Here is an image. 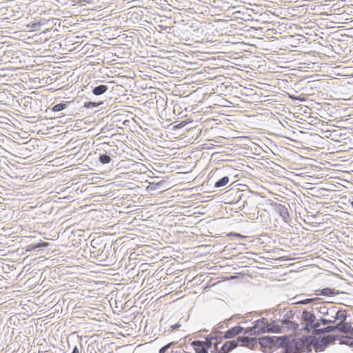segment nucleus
Listing matches in <instances>:
<instances>
[{
	"label": "nucleus",
	"mask_w": 353,
	"mask_h": 353,
	"mask_svg": "<svg viewBox=\"0 0 353 353\" xmlns=\"http://www.w3.org/2000/svg\"><path fill=\"white\" fill-rule=\"evenodd\" d=\"M316 310L321 315L320 321L323 325L343 322L347 319V311L340 310L331 303H323L316 307Z\"/></svg>",
	"instance_id": "nucleus-1"
},
{
	"label": "nucleus",
	"mask_w": 353,
	"mask_h": 353,
	"mask_svg": "<svg viewBox=\"0 0 353 353\" xmlns=\"http://www.w3.org/2000/svg\"><path fill=\"white\" fill-rule=\"evenodd\" d=\"M259 342L261 346L270 348L285 346L286 353H296L303 343L300 339L290 340L287 336H263L259 339Z\"/></svg>",
	"instance_id": "nucleus-2"
},
{
	"label": "nucleus",
	"mask_w": 353,
	"mask_h": 353,
	"mask_svg": "<svg viewBox=\"0 0 353 353\" xmlns=\"http://www.w3.org/2000/svg\"><path fill=\"white\" fill-rule=\"evenodd\" d=\"M279 330V325L274 326L268 323L265 318L255 321L254 326L244 330V334H260L265 332H274Z\"/></svg>",
	"instance_id": "nucleus-3"
},
{
	"label": "nucleus",
	"mask_w": 353,
	"mask_h": 353,
	"mask_svg": "<svg viewBox=\"0 0 353 353\" xmlns=\"http://www.w3.org/2000/svg\"><path fill=\"white\" fill-rule=\"evenodd\" d=\"M301 320L305 330L310 332L311 330L318 331L319 330L321 323L316 321V318L312 312L304 310L301 314Z\"/></svg>",
	"instance_id": "nucleus-4"
},
{
	"label": "nucleus",
	"mask_w": 353,
	"mask_h": 353,
	"mask_svg": "<svg viewBox=\"0 0 353 353\" xmlns=\"http://www.w3.org/2000/svg\"><path fill=\"white\" fill-rule=\"evenodd\" d=\"M255 339L249 338L247 336H239L236 341H227L221 347V351L224 353H228L230 351L236 347L238 343L240 342L242 345H248L249 342H255Z\"/></svg>",
	"instance_id": "nucleus-5"
},
{
	"label": "nucleus",
	"mask_w": 353,
	"mask_h": 353,
	"mask_svg": "<svg viewBox=\"0 0 353 353\" xmlns=\"http://www.w3.org/2000/svg\"><path fill=\"white\" fill-rule=\"evenodd\" d=\"M352 327L348 323H346L345 321L343 322L337 321L336 325H330L325 327L323 331L326 332H335L336 330L339 331L340 332L346 334L350 336L351 333Z\"/></svg>",
	"instance_id": "nucleus-6"
},
{
	"label": "nucleus",
	"mask_w": 353,
	"mask_h": 353,
	"mask_svg": "<svg viewBox=\"0 0 353 353\" xmlns=\"http://www.w3.org/2000/svg\"><path fill=\"white\" fill-rule=\"evenodd\" d=\"M336 339V336L333 335H327L319 339L314 343V347L316 352L322 351L323 347L327 344L332 343Z\"/></svg>",
	"instance_id": "nucleus-7"
},
{
	"label": "nucleus",
	"mask_w": 353,
	"mask_h": 353,
	"mask_svg": "<svg viewBox=\"0 0 353 353\" xmlns=\"http://www.w3.org/2000/svg\"><path fill=\"white\" fill-rule=\"evenodd\" d=\"M196 353H208V345L205 342L195 341L192 342Z\"/></svg>",
	"instance_id": "nucleus-8"
},
{
	"label": "nucleus",
	"mask_w": 353,
	"mask_h": 353,
	"mask_svg": "<svg viewBox=\"0 0 353 353\" xmlns=\"http://www.w3.org/2000/svg\"><path fill=\"white\" fill-rule=\"evenodd\" d=\"M292 314H287L288 317L281 321L282 326L285 325L288 329L296 330L298 324L295 323L292 319H290V316Z\"/></svg>",
	"instance_id": "nucleus-9"
},
{
	"label": "nucleus",
	"mask_w": 353,
	"mask_h": 353,
	"mask_svg": "<svg viewBox=\"0 0 353 353\" xmlns=\"http://www.w3.org/2000/svg\"><path fill=\"white\" fill-rule=\"evenodd\" d=\"M243 330V328L241 326H235L225 334V338L230 339L240 334Z\"/></svg>",
	"instance_id": "nucleus-10"
},
{
	"label": "nucleus",
	"mask_w": 353,
	"mask_h": 353,
	"mask_svg": "<svg viewBox=\"0 0 353 353\" xmlns=\"http://www.w3.org/2000/svg\"><path fill=\"white\" fill-rule=\"evenodd\" d=\"M108 90V86L105 85H100L97 86L93 90V94L95 95H100L105 92Z\"/></svg>",
	"instance_id": "nucleus-11"
},
{
	"label": "nucleus",
	"mask_w": 353,
	"mask_h": 353,
	"mask_svg": "<svg viewBox=\"0 0 353 353\" xmlns=\"http://www.w3.org/2000/svg\"><path fill=\"white\" fill-rule=\"evenodd\" d=\"M229 181V179L228 176H224L222 179H221L219 181L215 183L214 186L216 188H220L225 185Z\"/></svg>",
	"instance_id": "nucleus-12"
},
{
	"label": "nucleus",
	"mask_w": 353,
	"mask_h": 353,
	"mask_svg": "<svg viewBox=\"0 0 353 353\" xmlns=\"http://www.w3.org/2000/svg\"><path fill=\"white\" fill-rule=\"evenodd\" d=\"M99 161L101 163L105 164L110 162L111 159L108 155L102 154L99 157Z\"/></svg>",
	"instance_id": "nucleus-13"
},
{
	"label": "nucleus",
	"mask_w": 353,
	"mask_h": 353,
	"mask_svg": "<svg viewBox=\"0 0 353 353\" xmlns=\"http://www.w3.org/2000/svg\"><path fill=\"white\" fill-rule=\"evenodd\" d=\"M334 294V290L330 288H324L321 290L320 294L323 296H331Z\"/></svg>",
	"instance_id": "nucleus-14"
},
{
	"label": "nucleus",
	"mask_w": 353,
	"mask_h": 353,
	"mask_svg": "<svg viewBox=\"0 0 353 353\" xmlns=\"http://www.w3.org/2000/svg\"><path fill=\"white\" fill-rule=\"evenodd\" d=\"M65 108V105L63 103H58L52 108V110L54 112H59Z\"/></svg>",
	"instance_id": "nucleus-15"
},
{
	"label": "nucleus",
	"mask_w": 353,
	"mask_h": 353,
	"mask_svg": "<svg viewBox=\"0 0 353 353\" xmlns=\"http://www.w3.org/2000/svg\"><path fill=\"white\" fill-rule=\"evenodd\" d=\"M174 343L172 342V343H170L167 345H165V346H163V347H161L159 352V353H165L170 347L172 345H174Z\"/></svg>",
	"instance_id": "nucleus-16"
},
{
	"label": "nucleus",
	"mask_w": 353,
	"mask_h": 353,
	"mask_svg": "<svg viewBox=\"0 0 353 353\" xmlns=\"http://www.w3.org/2000/svg\"><path fill=\"white\" fill-rule=\"evenodd\" d=\"M278 208L280 212L281 213V216H283V219H285V215H287V209L284 206H282L281 205L278 207Z\"/></svg>",
	"instance_id": "nucleus-17"
},
{
	"label": "nucleus",
	"mask_w": 353,
	"mask_h": 353,
	"mask_svg": "<svg viewBox=\"0 0 353 353\" xmlns=\"http://www.w3.org/2000/svg\"><path fill=\"white\" fill-rule=\"evenodd\" d=\"M98 105H99V104H97L94 102H86L84 104V107H85L87 108H92L94 107H97Z\"/></svg>",
	"instance_id": "nucleus-18"
},
{
	"label": "nucleus",
	"mask_w": 353,
	"mask_h": 353,
	"mask_svg": "<svg viewBox=\"0 0 353 353\" xmlns=\"http://www.w3.org/2000/svg\"><path fill=\"white\" fill-rule=\"evenodd\" d=\"M48 245V243H38V244L35 245L32 249L39 248L41 247H47Z\"/></svg>",
	"instance_id": "nucleus-19"
},
{
	"label": "nucleus",
	"mask_w": 353,
	"mask_h": 353,
	"mask_svg": "<svg viewBox=\"0 0 353 353\" xmlns=\"http://www.w3.org/2000/svg\"><path fill=\"white\" fill-rule=\"evenodd\" d=\"M311 301H312V299H305V300L301 301L299 302V303L305 305V304L310 303Z\"/></svg>",
	"instance_id": "nucleus-20"
},
{
	"label": "nucleus",
	"mask_w": 353,
	"mask_h": 353,
	"mask_svg": "<svg viewBox=\"0 0 353 353\" xmlns=\"http://www.w3.org/2000/svg\"><path fill=\"white\" fill-rule=\"evenodd\" d=\"M181 325L179 324H175L172 325L171 327L172 330H176L178 329Z\"/></svg>",
	"instance_id": "nucleus-21"
},
{
	"label": "nucleus",
	"mask_w": 353,
	"mask_h": 353,
	"mask_svg": "<svg viewBox=\"0 0 353 353\" xmlns=\"http://www.w3.org/2000/svg\"><path fill=\"white\" fill-rule=\"evenodd\" d=\"M72 353H79V350H78V349H77V347H75L73 349V351H72Z\"/></svg>",
	"instance_id": "nucleus-22"
},
{
	"label": "nucleus",
	"mask_w": 353,
	"mask_h": 353,
	"mask_svg": "<svg viewBox=\"0 0 353 353\" xmlns=\"http://www.w3.org/2000/svg\"><path fill=\"white\" fill-rule=\"evenodd\" d=\"M353 336V327L352 328L351 333L350 334V337Z\"/></svg>",
	"instance_id": "nucleus-23"
},
{
	"label": "nucleus",
	"mask_w": 353,
	"mask_h": 353,
	"mask_svg": "<svg viewBox=\"0 0 353 353\" xmlns=\"http://www.w3.org/2000/svg\"><path fill=\"white\" fill-rule=\"evenodd\" d=\"M351 205L353 206V201H351Z\"/></svg>",
	"instance_id": "nucleus-24"
},
{
	"label": "nucleus",
	"mask_w": 353,
	"mask_h": 353,
	"mask_svg": "<svg viewBox=\"0 0 353 353\" xmlns=\"http://www.w3.org/2000/svg\"><path fill=\"white\" fill-rule=\"evenodd\" d=\"M219 353H224V352H223V351H220Z\"/></svg>",
	"instance_id": "nucleus-25"
}]
</instances>
